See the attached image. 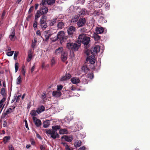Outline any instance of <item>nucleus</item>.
<instances>
[{
    "mask_svg": "<svg viewBox=\"0 0 150 150\" xmlns=\"http://www.w3.org/2000/svg\"><path fill=\"white\" fill-rule=\"evenodd\" d=\"M89 37L86 36L84 35H79L78 38V42L74 43L69 42L67 44L66 47L68 49L73 51H76L78 50L81 46L82 43L85 46V48H87L89 47V43L90 40Z\"/></svg>",
    "mask_w": 150,
    "mask_h": 150,
    "instance_id": "nucleus-1",
    "label": "nucleus"
},
{
    "mask_svg": "<svg viewBox=\"0 0 150 150\" xmlns=\"http://www.w3.org/2000/svg\"><path fill=\"white\" fill-rule=\"evenodd\" d=\"M65 33L64 31H60L59 32L57 35L56 38L55 39H53V38H51V40L52 42H54L59 40L60 41V43L62 44V43L65 42L67 39V37L64 36Z\"/></svg>",
    "mask_w": 150,
    "mask_h": 150,
    "instance_id": "nucleus-2",
    "label": "nucleus"
},
{
    "mask_svg": "<svg viewBox=\"0 0 150 150\" xmlns=\"http://www.w3.org/2000/svg\"><path fill=\"white\" fill-rule=\"evenodd\" d=\"M47 17L46 16L43 15L41 17L40 21V25L41 28L43 30H44L47 27L46 21Z\"/></svg>",
    "mask_w": 150,
    "mask_h": 150,
    "instance_id": "nucleus-3",
    "label": "nucleus"
},
{
    "mask_svg": "<svg viewBox=\"0 0 150 150\" xmlns=\"http://www.w3.org/2000/svg\"><path fill=\"white\" fill-rule=\"evenodd\" d=\"M46 133L47 134L51 135V137L54 139L56 138H59V135L56 131L52 130L51 129H47Z\"/></svg>",
    "mask_w": 150,
    "mask_h": 150,
    "instance_id": "nucleus-4",
    "label": "nucleus"
},
{
    "mask_svg": "<svg viewBox=\"0 0 150 150\" xmlns=\"http://www.w3.org/2000/svg\"><path fill=\"white\" fill-rule=\"evenodd\" d=\"M75 129L74 130V132L79 131L83 128V125L82 122L80 121L76 122L74 125Z\"/></svg>",
    "mask_w": 150,
    "mask_h": 150,
    "instance_id": "nucleus-5",
    "label": "nucleus"
},
{
    "mask_svg": "<svg viewBox=\"0 0 150 150\" xmlns=\"http://www.w3.org/2000/svg\"><path fill=\"white\" fill-rule=\"evenodd\" d=\"M86 19L84 18H80L77 22V25L79 27L84 26L86 23Z\"/></svg>",
    "mask_w": 150,
    "mask_h": 150,
    "instance_id": "nucleus-6",
    "label": "nucleus"
},
{
    "mask_svg": "<svg viewBox=\"0 0 150 150\" xmlns=\"http://www.w3.org/2000/svg\"><path fill=\"white\" fill-rule=\"evenodd\" d=\"M100 50V47L98 45L96 46L91 50V54H95L97 53L98 52H99Z\"/></svg>",
    "mask_w": 150,
    "mask_h": 150,
    "instance_id": "nucleus-7",
    "label": "nucleus"
},
{
    "mask_svg": "<svg viewBox=\"0 0 150 150\" xmlns=\"http://www.w3.org/2000/svg\"><path fill=\"white\" fill-rule=\"evenodd\" d=\"M68 35L72 37V35L75 31V28L73 26H70L68 29L67 30Z\"/></svg>",
    "mask_w": 150,
    "mask_h": 150,
    "instance_id": "nucleus-8",
    "label": "nucleus"
},
{
    "mask_svg": "<svg viewBox=\"0 0 150 150\" xmlns=\"http://www.w3.org/2000/svg\"><path fill=\"white\" fill-rule=\"evenodd\" d=\"M39 11H40L41 14L42 15H44L47 14L48 12V8L47 7L45 6H42V7Z\"/></svg>",
    "mask_w": 150,
    "mask_h": 150,
    "instance_id": "nucleus-9",
    "label": "nucleus"
},
{
    "mask_svg": "<svg viewBox=\"0 0 150 150\" xmlns=\"http://www.w3.org/2000/svg\"><path fill=\"white\" fill-rule=\"evenodd\" d=\"M32 118L36 126L38 127L41 125L42 123L40 120L37 119L36 117H33Z\"/></svg>",
    "mask_w": 150,
    "mask_h": 150,
    "instance_id": "nucleus-10",
    "label": "nucleus"
},
{
    "mask_svg": "<svg viewBox=\"0 0 150 150\" xmlns=\"http://www.w3.org/2000/svg\"><path fill=\"white\" fill-rule=\"evenodd\" d=\"M94 57V56L92 55L86 58V60L87 62H89L90 64H93L95 63L96 61Z\"/></svg>",
    "mask_w": 150,
    "mask_h": 150,
    "instance_id": "nucleus-11",
    "label": "nucleus"
},
{
    "mask_svg": "<svg viewBox=\"0 0 150 150\" xmlns=\"http://www.w3.org/2000/svg\"><path fill=\"white\" fill-rule=\"evenodd\" d=\"M68 54L67 52L65 51L63 52L61 54V58L63 62H65L67 59Z\"/></svg>",
    "mask_w": 150,
    "mask_h": 150,
    "instance_id": "nucleus-12",
    "label": "nucleus"
},
{
    "mask_svg": "<svg viewBox=\"0 0 150 150\" xmlns=\"http://www.w3.org/2000/svg\"><path fill=\"white\" fill-rule=\"evenodd\" d=\"M64 49L62 47H60L56 49L54 52V53L56 55L62 53L63 52Z\"/></svg>",
    "mask_w": 150,
    "mask_h": 150,
    "instance_id": "nucleus-13",
    "label": "nucleus"
},
{
    "mask_svg": "<svg viewBox=\"0 0 150 150\" xmlns=\"http://www.w3.org/2000/svg\"><path fill=\"white\" fill-rule=\"evenodd\" d=\"M64 139L65 140L68 142H71L73 139V138L72 137L68 136L67 135H64L62 137L61 139Z\"/></svg>",
    "mask_w": 150,
    "mask_h": 150,
    "instance_id": "nucleus-14",
    "label": "nucleus"
},
{
    "mask_svg": "<svg viewBox=\"0 0 150 150\" xmlns=\"http://www.w3.org/2000/svg\"><path fill=\"white\" fill-rule=\"evenodd\" d=\"M61 95V92L59 91H54L52 92V96L56 97H60Z\"/></svg>",
    "mask_w": 150,
    "mask_h": 150,
    "instance_id": "nucleus-15",
    "label": "nucleus"
},
{
    "mask_svg": "<svg viewBox=\"0 0 150 150\" xmlns=\"http://www.w3.org/2000/svg\"><path fill=\"white\" fill-rule=\"evenodd\" d=\"M92 37L94 38L95 41L96 42L97 41V42L100 40V37L97 33H94Z\"/></svg>",
    "mask_w": 150,
    "mask_h": 150,
    "instance_id": "nucleus-16",
    "label": "nucleus"
},
{
    "mask_svg": "<svg viewBox=\"0 0 150 150\" xmlns=\"http://www.w3.org/2000/svg\"><path fill=\"white\" fill-rule=\"evenodd\" d=\"M79 17L78 15H75L73 16L72 18L71 19V23H75L77 22L79 20Z\"/></svg>",
    "mask_w": 150,
    "mask_h": 150,
    "instance_id": "nucleus-17",
    "label": "nucleus"
},
{
    "mask_svg": "<svg viewBox=\"0 0 150 150\" xmlns=\"http://www.w3.org/2000/svg\"><path fill=\"white\" fill-rule=\"evenodd\" d=\"M96 31L97 34H101L104 31V28L102 27H96Z\"/></svg>",
    "mask_w": 150,
    "mask_h": 150,
    "instance_id": "nucleus-18",
    "label": "nucleus"
},
{
    "mask_svg": "<svg viewBox=\"0 0 150 150\" xmlns=\"http://www.w3.org/2000/svg\"><path fill=\"white\" fill-rule=\"evenodd\" d=\"M71 81L73 84H76L80 82V79L76 77H73L71 79Z\"/></svg>",
    "mask_w": 150,
    "mask_h": 150,
    "instance_id": "nucleus-19",
    "label": "nucleus"
},
{
    "mask_svg": "<svg viewBox=\"0 0 150 150\" xmlns=\"http://www.w3.org/2000/svg\"><path fill=\"white\" fill-rule=\"evenodd\" d=\"M53 35V34H51L50 31H48L46 33L45 35V41H47L50 38V37Z\"/></svg>",
    "mask_w": 150,
    "mask_h": 150,
    "instance_id": "nucleus-20",
    "label": "nucleus"
},
{
    "mask_svg": "<svg viewBox=\"0 0 150 150\" xmlns=\"http://www.w3.org/2000/svg\"><path fill=\"white\" fill-rule=\"evenodd\" d=\"M64 23L62 21L59 22L57 24V26L58 29H61L64 28Z\"/></svg>",
    "mask_w": 150,
    "mask_h": 150,
    "instance_id": "nucleus-21",
    "label": "nucleus"
},
{
    "mask_svg": "<svg viewBox=\"0 0 150 150\" xmlns=\"http://www.w3.org/2000/svg\"><path fill=\"white\" fill-rule=\"evenodd\" d=\"M56 57H51L50 61V64L51 67L54 66L56 63Z\"/></svg>",
    "mask_w": 150,
    "mask_h": 150,
    "instance_id": "nucleus-22",
    "label": "nucleus"
},
{
    "mask_svg": "<svg viewBox=\"0 0 150 150\" xmlns=\"http://www.w3.org/2000/svg\"><path fill=\"white\" fill-rule=\"evenodd\" d=\"M86 10L85 8H82L81 11L79 12V16H84L86 15Z\"/></svg>",
    "mask_w": 150,
    "mask_h": 150,
    "instance_id": "nucleus-23",
    "label": "nucleus"
},
{
    "mask_svg": "<svg viewBox=\"0 0 150 150\" xmlns=\"http://www.w3.org/2000/svg\"><path fill=\"white\" fill-rule=\"evenodd\" d=\"M45 109V107L43 106L42 105L39 107L37 110V113L39 114L42 112Z\"/></svg>",
    "mask_w": 150,
    "mask_h": 150,
    "instance_id": "nucleus-24",
    "label": "nucleus"
},
{
    "mask_svg": "<svg viewBox=\"0 0 150 150\" xmlns=\"http://www.w3.org/2000/svg\"><path fill=\"white\" fill-rule=\"evenodd\" d=\"M73 117L69 116L65 117L64 118V120L65 122L69 123L71 121L73 120Z\"/></svg>",
    "mask_w": 150,
    "mask_h": 150,
    "instance_id": "nucleus-25",
    "label": "nucleus"
},
{
    "mask_svg": "<svg viewBox=\"0 0 150 150\" xmlns=\"http://www.w3.org/2000/svg\"><path fill=\"white\" fill-rule=\"evenodd\" d=\"M57 18H55L51 20L50 21V25L51 26H52L54 25V23H56L57 22Z\"/></svg>",
    "mask_w": 150,
    "mask_h": 150,
    "instance_id": "nucleus-26",
    "label": "nucleus"
},
{
    "mask_svg": "<svg viewBox=\"0 0 150 150\" xmlns=\"http://www.w3.org/2000/svg\"><path fill=\"white\" fill-rule=\"evenodd\" d=\"M41 14V13H40V11L38 10L37 12L36 15L35 16V20L38 21V18L40 17Z\"/></svg>",
    "mask_w": 150,
    "mask_h": 150,
    "instance_id": "nucleus-27",
    "label": "nucleus"
},
{
    "mask_svg": "<svg viewBox=\"0 0 150 150\" xmlns=\"http://www.w3.org/2000/svg\"><path fill=\"white\" fill-rule=\"evenodd\" d=\"M43 127L45 128H47L50 125V121L49 120H46L43 123Z\"/></svg>",
    "mask_w": 150,
    "mask_h": 150,
    "instance_id": "nucleus-28",
    "label": "nucleus"
},
{
    "mask_svg": "<svg viewBox=\"0 0 150 150\" xmlns=\"http://www.w3.org/2000/svg\"><path fill=\"white\" fill-rule=\"evenodd\" d=\"M10 137L9 136L4 137L3 139V141L4 143L5 144H6L8 141L10 139Z\"/></svg>",
    "mask_w": 150,
    "mask_h": 150,
    "instance_id": "nucleus-29",
    "label": "nucleus"
},
{
    "mask_svg": "<svg viewBox=\"0 0 150 150\" xmlns=\"http://www.w3.org/2000/svg\"><path fill=\"white\" fill-rule=\"evenodd\" d=\"M81 144V142L80 140L76 142L74 144V146L75 147H80Z\"/></svg>",
    "mask_w": 150,
    "mask_h": 150,
    "instance_id": "nucleus-30",
    "label": "nucleus"
},
{
    "mask_svg": "<svg viewBox=\"0 0 150 150\" xmlns=\"http://www.w3.org/2000/svg\"><path fill=\"white\" fill-rule=\"evenodd\" d=\"M82 71L86 73L89 71V69L86 66H83L82 67Z\"/></svg>",
    "mask_w": 150,
    "mask_h": 150,
    "instance_id": "nucleus-31",
    "label": "nucleus"
},
{
    "mask_svg": "<svg viewBox=\"0 0 150 150\" xmlns=\"http://www.w3.org/2000/svg\"><path fill=\"white\" fill-rule=\"evenodd\" d=\"M47 4V0H41L40 4V6H46Z\"/></svg>",
    "mask_w": 150,
    "mask_h": 150,
    "instance_id": "nucleus-32",
    "label": "nucleus"
},
{
    "mask_svg": "<svg viewBox=\"0 0 150 150\" xmlns=\"http://www.w3.org/2000/svg\"><path fill=\"white\" fill-rule=\"evenodd\" d=\"M67 130L65 129H60L59 131V134H62L67 133Z\"/></svg>",
    "mask_w": 150,
    "mask_h": 150,
    "instance_id": "nucleus-33",
    "label": "nucleus"
},
{
    "mask_svg": "<svg viewBox=\"0 0 150 150\" xmlns=\"http://www.w3.org/2000/svg\"><path fill=\"white\" fill-rule=\"evenodd\" d=\"M1 91L0 92V93L4 97L6 96V93L5 89L4 88H2L1 89Z\"/></svg>",
    "mask_w": 150,
    "mask_h": 150,
    "instance_id": "nucleus-34",
    "label": "nucleus"
},
{
    "mask_svg": "<svg viewBox=\"0 0 150 150\" xmlns=\"http://www.w3.org/2000/svg\"><path fill=\"white\" fill-rule=\"evenodd\" d=\"M61 127L59 125H55L52 126V128L53 130L54 131H57V130L59 129H60Z\"/></svg>",
    "mask_w": 150,
    "mask_h": 150,
    "instance_id": "nucleus-35",
    "label": "nucleus"
},
{
    "mask_svg": "<svg viewBox=\"0 0 150 150\" xmlns=\"http://www.w3.org/2000/svg\"><path fill=\"white\" fill-rule=\"evenodd\" d=\"M56 0H47V3L48 5H51L54 4Z\"/></svg>",
    "mask_w": 150,
    "mask_h": 150,
    "instance_id": "nucleus-36",
    "label": "nucleus"
},
{
    "mask_svg": "<svg viewBox=\"0 0 150 150\" xmlns=\"http://www.w3.org/2000/svg\"><path fill=\"white\" fill-rule=\"evenodd\" d=\"M37 42V40L36 39L34 38V41H33L32 43V48H34L35 46L36 45V43Z\"/></svg>",
    "mask_w": 150,
    "mask_h": 150,
    "instance_id": "nucleus-37",
    "label": "nucleus"
},
{
    "mask_svg": "<svg viewBox=\"0 0 150 150\" xmlns=\"http://www.w3.org/2000/svg\"><path fill=\"white\" fill-rule=\"evenodd\" d=\"M41 98L43 100H45L46 99V93L45 92H44L43 94L41 95Z\"/></svg>",
    "mask_w": 150,
    "mask_h": 150,
    "instance_id": "nucleus-38",
    "label": "nucleus"
},
{
    "mask_svg": "<svg viewBox=\"0 0 150 150\" xmlns=\"http://www.w3.org/2000/svg\"><path fill=\"white\" fill-rule=\"evenodd\" d=\"M37 110L35 111V110H32L30 112V114L31 115L33 116H36L37 115Z\"/></svg>",
    "mask_w": 150,
    "mask_h": 150,
    "instance_id": "nucleus-39",
    "label": "nucleus"
},
{
    "mask_svg": "<svg viewBox=\"0 0 150 150\" xmlns=\"http://www.w3.org/2000/svg\"><path fill=\"white\" fill-rule=\"evenodd\" d=\"M21 71L23 75L24 76H25V67L24 65L22 66Z\"/></svg>",
    "mask_w": 150,
    "mask_h": 150,
    "instance_id": "nucleus-40",
    "label": "nucleus"
},
{
    "mask_svg": "<svg viewBox=\"0 0 150 150\" xmlns=\"http://www.w3.org/2000/svg\"><path fill=\"white\" fill-rule=\"evenodd\" d=\"M22 82L21 78V76H19L17 79L16 83L17 84H20Z\"/></svg>",
    "mask_w": 150,
    "mask_h": 150,
    "instance_id": "nucleus-41",
    "label": "nucleus"
},
{
    "mask_svg": "<svg viewBox=\"0 0 150 150\" xmlns=\"http://www.w3.org/2000/svg\"><path fill=\"white\" fill-rule=\"evenodd\" d=\"M19 65V63L18 62H16L15 64V67L16 72L18 69Z\"/></svg>",
    "mask_w": 150,
    "mask_h": 150,
    "instance_id": "nucleus-42",
    "label": "nucleus"
},
{
    "mask_svg": "<svg viewBox=\"0 0 150 150\" xmlns=\"http://www.w3.org/2000/svg\"><path fill=\"white\" fill-rule=\"evenodd\" d=\"M13 111L12 110V109L11 108H10L8 109H7L6 111V114H7L8 115L11 112H12Z\"/></svg>",
    "mask_w": 150,
    "mask_h": 150,
    "instance_id": "nucleus-43",
    "label": "nucleus"
},
{
    "mask_svg": "<svg viewBox=\"0 0 150 150\" xmlns=\"http://www.w3.org/2000/svg\"><path fill=\"white\" fill-rule=\"evenodd\" d=\"M37 20H34V21L33 23V27L34 28H36L37 27Z\"/></svg>",
    "mask_w": 150,
    "mask_h": 150,
    "instance_id": "nucleus-44",
    "label": "nucleus"
},
{
    "mask_svg": "<svg viewBox=\"0 0 150 150\" xmlns=\"http://www.w3.org/2000/svg\"><path fill=\"white\" fill-rule=\"evenodd\" d=\"M67 78L66 76L64 75V76H63L61 79L60 80V81H65L67 80Z\"/></svg>",
    "mask_w": 150,
    "mask_h": 150,
    "instance_id": "nucleus-45",
    "label": "nucleus"
},
{
    "mask_svg": "<svg viewBox=\"0 0 150 150\" xmlns=\"http://www.w3.org/2000/svg\"><path fill=\"white\" fill-rule=\"evenodd\" d=\"M84 51V53L87 56H88L90 54V50L87 49V48Z\"/></svg>",
    "mask_w": 150,
    "mask_h": 150,
    "instance_id": "nucleus-46",
    "label": "nucleus"
},
{
    "mask_svg": "<svg viewBox=\"0 0 150 150\" xmlns=\"http://www.w3.org/2000/svg\"><path fill=\"white\" fill-rule=\"evenodd\" d=\"M88 77L91 79L93 78V73L88 74L87 75Z\"/></svg>",
    "mask_w": 150,
    "mask_h": 150,
    "instance_id": "nucleus-47",
    "label": "nucleus"
},
{
    "mask_svg": "<svg viewBox=\"0 0 150 150\" xmlns=\"http://www.w3.org/2000/svg\"><path fill=\"white\" fill-rule=\"evenodd\" d=\"M65 75L68 80H69L71 77V75L69 73H66Z\"/></svg>",
    "mask_w": 150,
    "mask_h": 150,
    "instance_id": "nucleus-48",
    "label": "nucleus"
},
{
    "mask_svg": "<svg viewBox=\"0 0 150 150\" xmlns=\"http://www.w3.org/2000/svg\"><path fill=\"white\" fill-rule=\"evenodd\" d=\"M18 53H19L18 52H15L14 53V59L15 60H16L17 59V56L18 55Z\"/></svg>",
    "mask_w": 150,
    "mask_h": 150,
    "instance_id": "nucleus-49",
    "label": "nucleus"
},
{
    "mask_svg": "<svg viewBox=\"0 0 150 150\" xmlns=\"http://www.w3.org/2000/svg\"><path fill=\"white\" fill-rule=\"evenodd\" d=\"M63 87V86L61 85L57 86V91H60L62 89Z\"/></svg>",
    "mask_w": 150,
    "mask_h": 150,
    "instance_id": "nucleus-50",
    "label": "nucleus"
},
{
    "mask_svg": "<svg viewBox=\"0 0 150 150\" xmlns=\"http://www.w3.org/2000/svg\"><path fill=\"white\" fill-rule=\"evenodd\" d=\"M21 97V95H18L17 96H16V103H18L20 99V97Z\"/></svg>",
    "mask_w": 150,
    "mask_h": 150,
    "instance_id": "nucleus-51",
    "label": "nucleus"
},
{
    "mask_svg": "<svg viewBox=\"0 0 150 150\" xmlns=\"http://www.w3.org/2000/svg\"><path fill=\"white\" fill-rule=\"evenodd\" d=\"M14 52V51H12L11 52H8L7 54V55L9 56H12Z\"/></svg>",
    "mask_w": 150,
    "mask_h": 150,
    "instance_id": "nucleus-52",
    "label": "nucleus"
},
{
    "mask_svg": "<svg viewBox=\"0 0 150 150\" xmlns=\"http://www.w3.org/2000/svg\"><path fill=\"white\" fill-rule=\"evenodd\" d=\"M28 58H27V60L28 62H29L30 61L32 58V54H28Z\"/></svg>",
    "mask_w": 150,
    "mask_h": 150,
    "instance_id": "nucleus-53",
    "label": "nucleus"
},
{
    "mask_svg": "<svg viewBox=\"0 0 150 150\" xmlns=\"http://www.w3.org/2000/svg\"><path fill=\"white\" fill-rule=\"evenodd\" d=\"M6 99V98L4 97L0 101V104L1 103L3 105Z\"/></svg>",
    "mask_w": 150,
    "mask_h": 150,
    "instance_id": "nucleus-54",
    "label": "nucleus"
},
{
    "mask_svg": "<svg viewBox=\"0 0 150 150\" xmlns=\"http://www.w3.org/2000/svg\"><path fill=\"white\" fill-rule=\"evenodd\" d=\"M34 9V6H31L30 8L29 11H28V13H30L32 12L33 10Z\"/></svg>",
    "mask_w": 150,
    "mask_h": 150,
    "instance_id": "nucleus-55",
    "label": "nucleus"
},
{
    "mask_svg": "<svg viewBox=\"0 0 150 150\" xmlns=\"http://www.w3.org/2000/svg\"><path fill=\"white\" fill-rule=\"evenodd\" d=\"M14 105H13L12 106L11 105V106H10V107H11H11L12 108V110L13 111L14 110V109L16 108V106L17 105V104H16V103H15L14 104Z\"/></svg>",
    "mask_w": 150,
    "mask_h": 150,
    "instance_id": "nucleus-56",
    "label": "nucleus"
},
{
    "mask_svg": "<svg viewBox=\"0 0 150 150\" xmlns=\"http://www.w3.org/2000/svg\"><path fill=\"white\" fill-rule=\"evenodd\" d=\"M25 126L26 128H27V129L28 130H29V127H28L27 121L26 120H25Z\"/></svg>",
    "mask_w": 150,
    "mask_h": 150,
    "instance_id": "nucleus-57",
    "label": "nucleus"
},
{
    "mask_svg": "<svg viewBox=\"0 0 150 150\" xmlns=\"http://www.w3.org/2000/svg\"><path fill=\"white\" fill-rule=\"evenodd\" d=\"M30 142L32 145H34L35 144V142L34 139H30Z\"/></svg>",
    "mask_w": 150,
    "mask_h": 150,
    "instance_id": "nucleus-58",
    "label": "nucleus"
},
{
    "mask_svg": "<svg viewBox=\"0 0 150 150\" xmlns=\"http://www.w3.org/2000/svg\"><path fill=\"white\" fill-rule=\"evenodd\" d=\"M40 148L41 150H45V149L44 145H41Z\"/></svg>",
    "mask_w": 150,
    "mask_h": 150,
    "instance_id": "nucleus-59",
    "label": "nucleus"
},
{
    "mask_svg": "<svg viewBox=\"0 0 150 150\" xmlns=\"http://www.w3.org/2000/svg\"><path fill=\"white\" fill-rule=\"evenodd\" d=\"M8 147L9 150H14L13 147L11 145H9Z\"/></svg>",
    "mask_w": 150,
    "mask_h": 150,
    "instance_id": "nucleus-60",
    "label": "nucleus"
},
{
    "mask_svg": "<svg viewBox=\"0 0 150 150\" xmlns=\"http://www.w3.org/2000/svg\"><path fill=\"white\" fill-rule=\"evenodd\" d=\"M8 115L7 114H6V113L5 112L4 113H3L1 116V117L4 118L6 117V115Z\"/></svg>",
    "mask_w": 150,
    "mask_h": 150,
    "instance_id": "nucleus-61",
    "label": "nucleus"
},
{
    "mask_svg": "<svg viewBox=\"0 0 150 150\" xmlns=\"http://www.w3.org/2000/svg\"><path fill=\"white\" fill-rule=\"evenodd\" d=\"M70 147L68 145L66 146H65V149L66 150H71Z\"/></svg>",
    "mask_w": 150,
    "mask_h": 150,
    "instance_id": "nucleus-62",
    "label": "nucleus"
},
{
    "mask_svg": "<svg viewBox=\"0 0 150 150\" xmlns=\"http://www.w3.org/2000/svg\"><path fill=\"white\" fill-rule=\"evenodd\" d=\"M36 34L38 35L41 36V33L39 30H38L37 31Z\"/></svg>",
    "mask_w": 150,
    "mask_h": 150,
    "instance_id": "nucleus-63",
    "label": "nucleus"
},
{
    "mask_svg": "<svg viewBox=\"0 0 150 150\" xmlns=\"http://www.w3.org/2000/svg\"><path fill=\"white\" fill-rule=\"evenodd\" d=\"M85 147L84 146H83L79 148L78 150H85Z\"/></svg>",
    "mask_w": 150,
    "mask_h": 150,
    "instance_id": "nucleus-64",
    "label": "nucleus"
}]
</instances>
